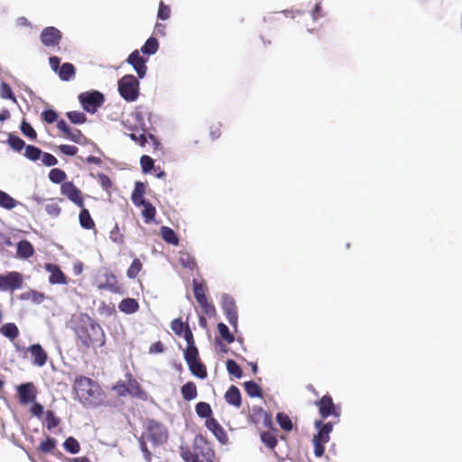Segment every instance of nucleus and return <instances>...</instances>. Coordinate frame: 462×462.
<instances>
[{
    "label": "nucleus",
    "mask_w": 462,
    "mask_h": 462,
    "mask_svg": "<svg viewBox=\"0 0 462 462\" xmlns=\"http://www.w3.org/2000/svg\"><path fill=\"white\" fill-rule=\"evenodd\" d=\"M70 328L76 337V345L82 352H86L90 347L96 349L106 345V336L102 327L87 313H80L73 318Z\"/></svg>",
    "instance_id": "1"
},
{
    "label": "nucleus",
    "mask_w": 462,
    "mask_h": 462,
    "mask_svg": "<svg viewBox=\"0 0 462 462\" xmlns=\"http://www.w3.org/2000/svg\"><path fill=\"white\" fill-rule=\"evenodd\" d=\"M73 387L83 404H96L100 395V389L92 379L82 375L78 376L75 379Z\"/></svg>",
    "instance_id": "2"
},
{
    "label": "nucleus",
    "mask_w": 462,
    "mask_h": 462,
    "mask_svg": "<svg viewBox=\"0 0 462 462\" xmlns=\"http://www.w3.org/2000/svg\"><path fill=\"white\" fill-rule=\"evenodd\" d=\"M139 79L133 74H126L118 79V93L125 101L131 103L138 99L140 96Z\"/></svg>",
    "instance_id": "3"
},
{
    "label": "nucleus",
    "mask_w": 462,
    "mask_h": 462,
    "mask_svg": "<svg viewBox=\"0 0 462 462\" xmlns=\"http://www.w3.org/2000/svg\"><path fill=\"white\" fill-rule=\"evenodd\" d=\"M78 99L83 110L91 115L97 113L106 100L102 92L94 89L80 93Z\"/></svg>",
    "instance_id": "4"
},
{
    "label": "nucleus",
    "mask_w": 462,
    "mask_h": 462,
    "mask_svg": "<svg viewBox=\"0 0 462 462\" xmlns=\"http://www.w3.org/2000/svg\"><path fill=\"white\" fill-rule=\"evenodd\" d=\"M146 430L149 439L154 446H161L168 439V431L166 428L155 420H148Z\"/></svg>",
    "instance_id": "5"
},
{
    "label": "nucleus",
    "mask_w": 462,
    "mask_h": 462,
    "mask_svg": "<svg viewBox=\"0 0 462 462\" xmlns=\"http://www.w3.org/2000/svg\"><path fill=\"white\" fill-rule=\"evenodd\" d=\"M221 308L227 321L232 326L235 332H236L238 328V313L234 298L227 293H224L221 297Z\"/></svg>",
    "instance_id": "6"
},
{
    "label": "nucleus",
    "mask_w": 462,
    "mask_h": 462,
    "mask_svg": "<svg viewBox=\"0 0 462 462\" xmlns=\"http://www.w3.org/2000/svg\"><path fill=\"white\" fill-rule=\"evenodd\" d=\"M315 405L319 408V412L323 419H327L330 416L339 418L340 416L341 410L339 406L334 403L331 395L328 393L317 400Z\"/></svg>",
    "instance_id": "7"
},
{
    "label": "nucleus",
    "mask_w": 462,
    "mask_h": 462,
    "mask_svg": "<svg viewBox=\"0 0 462 462\" xmlns=\"http://www.w3.org/2000/svg\"><path fill=\"white\" fill-rule=\"evenodd\" d=\"M23 282V275L15 271L8 272L5 274H0V291H14L22 287Z\"/></svg>",
    "instance_id": "8"
},
{
    "label": "nucleus",
    "mask_w": 462,
    "mask_h": 462,
    "mask_svg": "<svg viewBox=\"0 0 462 462\" xmlns=\"http://www.w3.org/2000/svg\"><path fill=\"white\" fill-rule=\"evenodd\" d=\"M18 401L22 405H28L34 402L37 398V390L33 383L26 382L18 384L15 387Z\"/></svg>",
    "instance_id": "9"
},
{
    "label": "nucleus",
    "mask_w": 462,
    "mask_h": 462,
    "mask_svg": "<svg viewBox=\"0 0 462 462\" xmlns=\"http://www.w3.org/2000/svg\"><path fill=\"white\" fill-rule=\"evenodd\" d=\"M147 61L148 59L141 56L139 50L132 51L126 59V62L133 67L134 70L137 74L136 78L140 79H144L147 74Z\"/></svg>",
    "instance_id": "10"
},
{
    "label": "nucleus",
    "mask_w": 462,
    "mask_h": 462,
    "mask_svg": "<svg viewBox=\"0 0 462 462\" xmlns=\"http://www.w3.org/2000/svg\"><path fill=\"white\" fill-rule=\"evenodd\" d=\"M60 192L71 202L79 208L84 207V199L81 190L72 181H66L61 184Z\"/></svg>",
    "instance_id": "11"
},
{
    "label": "nucleus",
    "mask_w": 462,
    "mask_h": 462,
    "mask_svg": "<svg viewBox=\"0 0 462 462\" xmlns=\"http://www.w3.org/2000/svg\"><path fill=\"white\" fill-rule=\"evenodd\" d=\"M61 39V32L54 26L45 27L40 34V40L46 47H54L59 45Z\"/></svg>",
    "instance_id": "12"
},
{
    "label": "nucleus",
    "mask_w": 462,
    "mask_h": 462,
    "mask_svg": "<svg viewBox=\"0 0 462 462\" xmlns=\"http://www.w3.org/2000/svg\"><path fill=\"white\" fill-rule=\"evenodd\" d=\"M205 426L214 435V437L217 439V441L221 445L227 444V442H228L227 434H226V430H224V428L220 425V423L215 418L207 420L205 422Z\"/></svg>",
    "instance_id": "13"
},
{
    "label": "nucleus",
    "mask_w": 462,
    "mask_h": 462,
    "mask_svg": "<svg viewBox=\"0 0 462 462\" xmlns=\"http://www.w3.org/2000/svg\"><path fill=\"white\" fill-rule=\"evenodd\" d=\"M45 270L50 273L49 282L51 284H67L68 280L59 265L55 263H46Z\"/></svg>",
    "instance_id": "14"
},
{
    "label": "nucleus",
    "mask_w": 462,
    "mask_h": 462,
    "mask_svg": "<svg viewBox=\"0 0 462 462\" xmlns=\"http://www.w3.org/2000/svg\"><path fill=\"white\" fill-rule=\"evenodd\" d=\"M314 427L316 428L318 432L313 437L322 439L323 442H328L329 441V434L333 430L334 424L331 421L324 423L320 420H316L314 421Z\"/></svg>",
    "instance_id": "15"
},
{
    "label": "nucleus",
    "mask_w": 462,
    "mask_h": 462,
    "mask_svg": "<svg viewBox=\"0 0 462 462\" xmlns=\"http://www.w3.org/2000/svg\"><path fill=\"white\" fill-rule=\"evenodd\" d=\"M29 351L33 358L32 363L37 366H43L48 359L46 351L40 344H32L29 346Z\"/></svg>",
    "instance_id": "16"
},
{
    "label": "nucleus",
    "mask_w": 462,
    "mask_h": 462,
    "mask_svg": "<svg viewBox=\"0 0 462 462\" xmlns=\"http://www.w3.org/2000/svg\"><path fill=\"white\" fill-rule=\"evenodd\" d=\"M225 400L236 408H239L242 404L241 392L236 385H231L225 393Z\"/></svg>",
    "instance_id": "17"
},
{
    "label": "nucleus",
    "mask_w": 462,
    "mask_h": 462,
    "mask_svg": "<svg viewBox=\"0 0 462 462\" xmlns=\"http://www.w3.org/2000/svg\"><path fill=\"white\" fill-rule=\"evenodd\" d=\"M34 254L32 243L26 239L19 241L16 245V254L21 259H29Z\"/></svg>",
    "instance_id": "18"
},
{
    "label": "nucleus",
    "mask_w": 462,
    "mask_h": 462,
    "mask_svg": "<svg viewBox=\"0 0 462 462\" xmlns=\"http://www.w3.org/2000/svg\"><path fill=\"white\" fill-rule=\"evenodd\" d=\"M118 310L125 314H134L139 310V303L134 298H125L118 304Z\"/></svg>",
    "instance_id": "19"
},
{
    "label": "nucleus",
    "mask_w": 462,
    "mask_h": 462,
    "mask_svg": "<svg viewBox=\"0 0 462 462\" xmlns=\"http://www.w3.org/2000/svg\"><path fill=\"white\" fill-rule=\"evenodd\" d=\"M160 47L159 41L156 37L150 36L144 42V44L141 47L140 52L143 55L152 56L154 55Z\"/></svg>",
    "instance_id": "20"
},
{
    "label": "nucleus",
    "mask_w": 462,
    "mask_h": 462,
    "mask_svg": "<svg viewBox=\"0 0 462 462\" xmlns=\"http://www.w3.org/2000/svg\"><path fill=\"white\" fill-rule=\"evenodd\" d=\"M189 369L192 375L199 379H205L208 376V372L206 365L201 362V360H197L195 362L188 364Z\"/></svg>",
    "instance_id": "21"
},
{
    "label": "nucleus",
    "mask_w": 462,
    "mask_h": 462,
    "mask_svg": "<svg viewBox=\"0 0 462 462\" xmlns=\"http://www.w3.org/2000/svg\"><path fill=\"white\" fill-rule=\"evenodd\" d=\"M180 393L182 395V398L187 402H190L196 399L198 396V391L195 383L187 382L186 383H184L180 387Z\"/></svg>",
    "instance_id": "22"
},
{
    "label": "nucleus",
    "mask_w": 462,
    "mask_h": 462,
    "mask_svg": "<svg viewBox=\"0 0 462 462\" xmlns=\"http://www.w3.org/2000/svg\"><path fill=\"white\" fill-rule=\"evenodd\" d=\"M162 238L169 245H178L180 239L177 233L171 227L163 226L160 229Z\"/></svg>",
    "instance_id": "23"
},
{
    "label": "nucleus",
    "mask_w": 462,
    "mask_h": 462,
    "mask_svg": "<svg viewBox=\"0 0 462 462\" xmlns=\"http://www.w3.org/2000/svg\"><path fill=\"white\" fill-rule=\"evenodd\" d=\"M98 288L100 290H106L115 293H118L121 291L120 287L117 285L116 277L113 273L106 274V282H101L98 285Z\"/></svg>",
    "instance_id": "24"
},
{
    "label": "nucleus",
    "mask_w": 462,
    "mask_h": 462,
    "mask_svg": "<svg viewBox=\"0 0 462 462\" xmlns=\"http://www.w3.org/2000/svg\"><path fill=\"white\" fill-rule=\"evenodd\" d=\"M127 394L141 400L146 398V393L142 389L139 383L133 379L127 382Z\"/></svg>",
    "instance_id": "25"
},
{
    "label": "nucleus",
    "mask_w": 462,
    "mask_h": 462,
    "mask_svg": "<svg viewBox=\"0 0 462 462\" xmlns=\"http://www.w3.org/2000/svg\"><path fill=\"white\" fill-rule=\"evenodd\" d=\"M76 73L75 66L70 62L61 64L58 75L62 81H69Z\"/></svg>",
    "instance_id": "26"
},
{
    "label": "nucleus",
    "mask_w": 462,
    "mask_h": 462,
    "mask_svg": "<svg viewBox=\"0 0 462 462\" xmlns=\"http://www.w3.org/2000/svg\"><path fill=\"white\" fill-rule=\"evenodd\" d=\"M6 143L16 152H22L27 145L19 135L14 133L8 134Z\"/></svg>",
    "instance_id": "27"
},
{
    "label": "nucleus",
    "mask_w": 462,
    "mask_h": 462,
    "mask_svg": "<svg viewBox=\"0 0 462 462\" xmlns=\"http://www.w3.org/2000/svg\"><path fill=\"white\" fill-rule=\"evenodd\" d=\"M244 388L247 395L251 398L263 397V390L261 386L253 380L245 382Z\"/></svg>",
    "instance_id": "28"
},
{
    "label": "nucleus",
    "mask_w": 462,
    "mask_h": 462,
    "mask_svg": "<svg viewBox=\"0 0 462 462\" xmlns=\"http://www.w3.org/2000/svg\"><path fill=\"white\" fill-rule=\"evenodd\" d=\"M0 333L13 341L19 336V329L14 323L8 322L0 327Z\"/></svg>",
    "instance_id": "29"
},
{
    "label": "nucleus",
    "mask_w": 462,
    "mask_h": 462,
    "mask_svg": "<svg viewBox=\"0 0 462 462\" xmlns=\"http://www.w3.org/2000/svg\"><path fill=\"white\" fill-rule=\"evenodd\" d=\"M197 415L201 419L210 420L213 414L212 408L209 403L206 402H199L195 406Z\"/></svg>",
    "instance_id": "30"
},
{
    "label": "nucleus",
    "mask_w": 462,
    "mask_h": 462,
    "mask_svg": "<svg viewBox=\"0 0 462 462\" xmlns=\"http://www.w3.org/2000/svg\"><path fill=\"white\" fill-rule=\"evenodd\" d=\"M79 220L81 227L84 229L90 230L95 226L94 220L92 219L89 211L84 207L81 208L79 215Z\"/></svg>",
    "instance_id": "31"
},
{
    "label": "nucleus",
    "mask_w": 462,
    "mask_h": 462,
    "mask_svg": "<svg viewBox=\"0 0 462 462\" xmlns=\"http://www.w3.org/2000/svg\"><path fill=\"white\" fill-rule=\"evenodd\" d=\"M129 137L131 138V140L138 143L139 145L142 147H143L146 144L148 138L152 141L155 147L160 145L159 141L152 134H149L148 135H146L145 132H143V131L139 135H136L135 134L131 133L129 134Z\"/></svg>",
    "instance_id": "32"
},
{
    "label": "nucleus",
    "mask_w": 462,
    "mask_h": 462,
    "mask_svg": "<svg viewBox=\"0 0 462 462\" xmlns=\"http://www.w3.org/2000/svg\"><path fill=\"white\" fill-rule=\"evenodd\" d=\"M276 421L278 425L285 431H291L293 430V422L291 419L282 411L276 414Z\"/></svg>",
    "instance_id": "33"
},
{
    "label": "nucleus",
    "mask_w": 462,
    "mask_h": 462,
    "mask_svg": "<svg viewBox=\"0 0 462 462\" xmlns=\"http://www.w3.org/2000/svg\"><path fill=\"white\" fill-rule=\"evenodd\" d=\"M192 289L194 297L199 306L208 301L202 284L199 283L196 279H193L192 281Z\"/></svg>",
    "instance_id": "34"
},
{
    "label": "nucleus",
    "mask_w": 462,
    "mask_h": 462,
    "mask_svg": "<svg viewBox=\"0 0 462 462\" xmlns=\"http://www.w3.org/2000/svg\"><path fill=\"white\" fill-rule=\"evenodd\" d=\"M62 446H63L64 449L71 455H76L80 451L79 442L78 441L77 439H75L72 436L68 437L64 440Z\"/></svg>",
    "instance_id": "35"
},
{
    "label": "nucleus",
    "mask_w": 462,
    "mask_h": 462,
    "mask_svg": "<svg viewBox=\"0 0 462 462\" xmlns=\"http://www.w3.org/2000/svg\"><path fill=\"white\" fill-rule=\"evenodd\" d=\"M260 439L264 446L271 450H273L278 444L276 436L273 435L271 431L261 432Z\"/></svg>",
    "instance_id": "36"
},
{
    "label": "nucleus",
    "mask_w": 462,
    "mask_h": 462,
    "mask_svg": "<svg viewBox=\"0 0 462 462\" xmlns=\"http://www.w3.org/2000/svg\"><path fill=\"white\" fill-rule=\"evenodd\" d=\"M24 152V157L32 162H37L41 159V156H42V151L39 147L32 145V144H27L25 147Z\"/></svg>",
    "instance_id": "37"
},
{
    "label": "nucleus",
    "mask_w": 462,
    "mask_h": 462,
    "mask_svg": "<svg viewBox=\"0 0 462 462\" xmlns=\"http://www.w3.org/2000/svg\"><path fill=\"white\" fill-rule=\"evenodd\" d=\"M20 131L30 141H35L37 139V133L35 129L24 118L21 122Z\"/></svg>",
    "instance_id": "38"
},
{
    "label": "nucleus",
    "mask_w": 462,
    "mask_h": 462,
    "mask_svg": "<svg viewBox=\"0 0 462 462\" xmlns=\"http://www.w3.org/2000/svg\"><path fill=\"white\" fill-rule=\"evenodd\" d=\"M143 208L142 211V216L143 217V220L146 224L152 223L154 221L155 215H156V208L155 207L148 201L144 205L142 206Z\"/></svg>",
    "instance_id": "39"
},
{
    "label": "nucleus",
    "mask_w": 462,
    "mask_h": 462,
    "mask_svg": "<svg viewBox=\"0 0 462 462\" xmlns=\"http://www.w3.org/2000/svg\"><path fill=\"white\" fill-rule=\"evenodd\" d=\"M49 179L52 183L62 184L66 182L67 179L66 172L60 168H52L49 172Z\"/></svg>",
    "instance_id": "40"
},
{
    "label": "nucleus",
    "mask_w": 462,
    "mask_h": 462,
    "mask_svg": "<svg viewBox=\"0 0 462 462\" xmlns=\"http://www.w3.org/2000/svg\"><path fill=\"white\" fill-rule=\"evenodd\" d=\"M17 201L5 191L0 189V207L5 209H13L16 207Z\"/></svg>",
    "instance_id": "41"
},
{
    "label": "nucleus",
    "mask_w": 462,
    "mask_h": 462,
    "mask_svg": "<svg viewBox=\"0 0 462 462\" xmlns=\"http://www.w3.org/2000/svg\"><path fill=\"white\" fill-rule=\"evenodd\" d=\"M66 117L73 125H83L87 122V116L80 111H69L66 113Z\"/></svg>",
    "instance_id": "42"
},
{
    "label": "nucleus",
    "mask_w": 462,
    "mask_h": 462,
    "mask_svg": "<svg viewBox=\"0 0 462 462\" xmlns=\"http://www.w3.org/2000/svg\"><path fill=\"white\" fill-rule=\"evenodd\" d=\"M220 337L227 343L231 344L236 340L233 333H231L229 328L223 322H219L217 326Z\"/></svg>",
    "instance_id": "43"
},
{
    "label": "nucleus",
    "mask_w": 462,
    "mask_h": 462,
    "mask_svg": "<svg viewBox=\"0 0 462 462\" xmlns=\"http://www.w3.org/2000/svg\"><path fill=\"white\" fill-rule=\"evenodd\" d=\"M226 367L229 374L239 379L243 376V370L241 366L233 359H227L226 362Z\"/></svg>",
    "instance_id": "44"
},
{
    "label": "nucleus",
    "mask_w": 462,
    "mask_h": 462,
    "mask_svg": "<svg viewBox=\"0 0 462 462\" xmlns=\"http://www.w3.org/2000/svg\"><path fill=\"white\" fill-rule=\"evenodd\" d=\"M64 134L66 135L67 139L75 143L82 144L83 141H87V138L79 129H73L69 127V131L68 133H65Z\"/></svg>",
    "instance_id": "45"
},
{
    "label": "nucleus",
    "mask_w": 462,
    "mask_h": 462,
    "mask_svg": "<svg viewBox=\"0 0 462 462\" xmlns=\"http://www.w3.org/2000/svg\"><path fill=\"white\" fill-rule=\"evenodd\" d=\"M183 356L187 365L200 359L199 349L196 346H187L183 352Z\"/></svg>",
    "instance_id": "46"
},
{
    "label": "nucleus",
    "mask_w": 462,
    "mask_h": 462,
    "mask_svg": "<svg viewBox=\"0 0 462 462\" xmlns=\"http://www.w3.org/2000/svg\"><path fill=\"white\" fill-rule=\"evenodd\" d=\"M0 97L3 99L12 100L14 103L17 102L12 88L5 81H2L0 84Z\"/></svg>",
    "instance_id": "47"
},
{
    "label": "nucleus",
    "mask_w": 462,
    "mask_h": 462,
    "mask_svg": "<svg viewBox=\"0 0 462 462\" xmlns=\"http://www.w3.org/2000/svg\"><path fill=\"white\" fill-rule=\"evenodd\" d=\"M179 263L183 268L189 270H193L198 267L195 258L187 253L180 255Z\"/></svg>",
    "instance_id": "48"
},
{
    "label": "nucleus",
    "mask_w": 462,
    "mask_h": 462,
    "mask_svg": "<svg viewBox=\"0 0 462 462\" xmlns=\"http://www.w3.org/2000/svg\"><path fill=\"white\" fill-rule=\"evenodd\" d=\"M45 420L46 427L49 430L56 428L60 422V419L57 417L55 412L51 410L45 411Z\"/></svg>",
    "instance_id": "49"
},
{
    "label": "nucleus",
    "mask_w": 462,
    "mask_h": 462,
    "mask_svg": "<svg viewBox=\"0 0 462 462\" xmlns=\"http://www.w3.org/2000/svg\"><path fill=\"white\" fill-rule=\"evenodd\" d=\"M143 264L138 258L133 260L131 265L126 271V276L129 279H134L137 277L138 273L142 270Z\"/></svg>",
    "instance_id": "50"
},
{
    "label": "nucleus",
    "mask_w": 462,
    "mask_h": 462,
    "mask_svg": "<svg viewBox=\"0 0 462 462\" xmlns=\"http://www.w3.org/2000/svg\"><path fill=\"white\" fill-rule=\"evenodd\" d=\"M171 328L172 329V331L177 335V336H181L185 330L187 329V328H189V324L187 323H184L181 319L178 318V319H174L171 323Z\"/></svg>",
    "instance_id": "51"
},
{
    "label": "nucleus",
    "mask_w": 462,
    "mask_h": 462,
    "mask_svg": "<svg viewBox=\"0 0 462 462\" xmlns=\"http://www.w3.org/2000/svg\"><path fill=\"white\" fill-rule=\"evenodd\" d=\"M42 120L47 124H53L58 121L59 115L52 108L44 109L41 114Z\"/></svg>",
    "instance_id": "52"
},
{
    "label": "nucleus",
    "mask_w": 462,
    "mask_h": 462,
    "mask_svg": "<svg viewBox=\"0 0 462 462\" xmlns=\"http://www.w3.org/2000/svg\"><path fill=\"white\" fill-rule=\"evenodd\" d=\"M140 164L143 173H149L154 167V160L149 155H142Z\"/></svg>",
    "instance_id": "53"
},
{
    "label": "nucleus",
    "mask_w": 462,
    "mask_h": 462,
    "mask_svg": "<svg viewBox=\"0 0 462 462\" xmlns=\"http://www.w3.org/2000/svg\"><path fill=\"white\" fill-rule=\"evenodd\" d=\"M57 441L52 437H47L45 440L42 441L40 444V449L43 453H51L56 448Z\"/></svg>",
    "instance_id": "54"
},
{
    "label": "nucleus",
    "mask_w": 462,
    "mask_h": 462,
    "mask_svg": "<svg viewBox=\"0 0 462 462\" xmlns=\"http://www.w3.org/2000/svg\"><path fill=\"white\" fill-rule=\"evenodd\" d=\"M132 116L134 120L135 125L138 126L142 131L146 132L147 125L144 121V114L143 111L139 110V108L136 109L132 114Z\"/></svg>",
    "instance_id": "55"
},
{
    "label": "nucleus",
    "mask_w": 462,
    "mask_h": 462,
    "mask_svg": "<svg viewBox=\"0 0 462 462\" xmlns=\"http://www.w3.org/2000/svg\"><path fill=\"white\" fill-rule=\"evenodd\" d=\"M313 446H314V455L317 457H321L325 453V447L324 445L327 442H323L322 439H319V438L312 439Z\"/></svg>",
    "instance_id": "56"
},
{
    "label": "nucleus",
    "mask_w": 462,
    "mask_h": 462,
    "mask_svg": "<svg viewBox=\"0 0 462 462\" xmlns=\"http://www.w3.org/2000/svg\"><path fill=\"white\" fill-rule=\"evenodd\" d=\"M264 413H266V411L262 407L254 406L251 410L249 418L251 421H253L254 423H257L263 418Z\"/></svg>",
    "instance_id": "57"
},
{
    "label": "nucleus",
    "mask_w": 462,
    "mask_h": 462,
    "mask_svg": "<svg viewBox=\"0 0 462 462\" xmlns=\"http://www.w3.org/2000/svg\"><path fill=\"white\" fill-rule=\"evenodd\" d=\"M110 239L112 242L122 245L124 243V236L119 230L117 223L115 224L113 229L110 231Z\"/></svg>",
    "instance_id": "58"
},
{
    "label": "nucleus",
    "mask_w": 462,
    "mask_h": 462,
    "mask_svg": "<svg viewBox=\"0 0 462 462\" xmlns=\"http://www.w3.org/2000/svg\"><path fill=\"white\" fill-rule=\"evenodd\" d=\"M45 210L48 215L53 217H57L60 213V208L57 202L51 199L49 203L45 205Z\"/></svg>",
    "instance_id": "59"
},
{
    "label": "nucleus",
    "mask_w": 462,
    "mask_h": 462,
    "mask_svg": "<svg viewBox=\"0 0 462 462\" xmlns=\"http://www.w3.org/2000/svg\"><path fill=\"white\" fill-rule=\"evenodd\" d=\"M41 160L42 164L46 167H52L58 164L57 158L50 152H42V156H41Z\"/></svg>",
    "instance_id": "60"
},
{
    "label": "nucleus",
    "mask_w": 462,
    "mask_h": 462,
    "mask_svg": "<svg viewBox=\"0 0 462 462\" xmlns=\"http://www.w3.org/2000/svg\"><path fill=\"white\" fill-rule=\"evenodd\" d=\"M30 404H32L30 408V412L32 413V415L38 419H41L42 415L45 413L44 406L42 403L37 402L36 400L34 401V402H31Z\"/></svg>",
    "instance_id": "61"
},
{
    "label": "nucleus",
    "mask_w": 462,
    "mask_h": 462,
    "mask_svg": "<svg viewBox=\"0 0 462 462\" xmlns=\"http://www.w3.org/2000/svg\"><path fill=\"white\" fill-rule=\"evenodd\" d=\"M171 9L168 5H166L163 2H161L159 5V9L157 13V18L162 21H165L170 18Z\"/></svg>",
    "instance_id": "62"
},
{
    "label": "nucleus",
    "mask_w": 462,
    "mask_h": 462,
    "mask_svg": "<svg viewBox=\"0 0 462 462\" xmlns=\"http://www.w3.org/2000/svg\"><path fill=\"white\" fill-rule=\"evenodd\" d=\"M58 149L62 154L67 156H75L79 151L77 146L70 144H60Z\"/></svg>",
    "instance_id": "63"
},
{
    "label": "nucleus",
    "mask_w": 462,
    "mask_h": 462,
    "mask_svg": "<svg viewBox=\"0 0 462 462\" xmlns=\"http://www.w3.org/2000/svg\"><path fill=\"white\" fill-rule=\"evenodd\" d=\"M98 182L105 190H108L112 187V180L105 173L97 174Z\"/></svg>",
    "instance_id": "64"
}]
</instances>
